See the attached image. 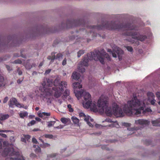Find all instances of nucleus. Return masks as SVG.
I'll return each instance as SVG.
<instances>
[{
    "label": "nucleus",
    "mask_w": 160,
    "mask_h": 160,
    "mask_svg": "<svg viewBox=\"0 0 160 160\" xmlns=\"http://www.w3.org/2000/svg\"><path fill=\"white\" fill-rule=\"evenodd\" d=\"M82 25L84 27H86L88 29H90V33L93 32L92 36L93 37H96L98 35L100 37L99 34H97L94 32L93 30L97 29L98 30H102L106 29L108 30H135L137 31L136 29V27L133 25H131L130 23L127 24H121L118 25L115 22H103L101 25L97 26H88L87 25V23L84 20H73V21L68 20L67 22L66 27L67 28H72L74 26H78Z\"/></svg>",
    "instance_id": "obj_1"
},
{
    "label": "nucleus",
    "mask_w": 160,
    "mask_h": 160,
    "mask_svg": "<svg viewBox=\"0 0 160 160\" xmlns=\"http://www.w3.org/2000/svg\"><path fill=\"white\" fill-rule=\"evenodd\" d=\"M137 96V93L133 94L131 100L128 101L127 103L124 105L123 110L128 115L131 116L133 115V110L135 111L134 114L136 115H140L142 112L144 114L152 112V110L149 108H147L144 110L146 106L145 103L140 101Z\"/></svg>",
    "instance_id": "obj_2"
},
{
    "label": "nucleus",
    "mask_w": 160,
    "mask_h": 160,
    "mask_svg": "<svg viewBox=\"0 0 160 160\" xmlns=\"http://www.w3.org/2000/svg\"><path fill=\"white\" fill-rule=\"evenodd\" d=\"M104 58H107L108 60H110V57L103 49H101L100 50H95L93 52L88 53L87 56L83 57L81 62L80 65L88 66L89 60H92L93 59L96 61H99L102 64H103L104 63Z\"/></svg>",
    "instance_id": "obj_3"
},
{
    "label": "nucleus",
    "mask_w": 160,
    "mask_h": 160,
    "mask_svg": "<svg viewBox=\"0 0 160 160\" xmlns=\"http://www.w3.org/2000/svg\"><path fill=\"white\" fill-rule=\"evenodd\" d=\"M108 102L100 98L97 102V107L102 112H105L108 116H111L113 113L117 117H122L123 116V113L122 109L119 108L118 106L114 105L113 107L112 111L111 107H108Z\"/></svg>",
    "instance_id": "obj_4"
},
{
    "label": "nucleus",
    "mask_w": 160,
    "mask_h": 160,
    "mask_svg": "<svg viewBox=\"0 0 160 160\" xmlns=\"http://www.w3.org/2000/svg\"><path fill=\"white\" fill-rule=\"evenodd\" d=\"M58 81L55 79L54 81V86L52 87V90L55 93L54 96L56 98H58L61 95L62 92L64 91V88H66L67 84L66 82L62 81L60 83Z\"/></svg>",
    "instance_id": "obj_5"
},
{
    "label": "nucleus",
    "mask_w": 160,
    "mask_h": 160,
    "mask_svg": "<svg viewBox=\"0 0 160 160\" xmlns=\"http://www.w3.org/2000/svg\"><path fill=\"white\" fill-rule=\"evenodd\" d=\"M138 33L137 32L131 31L124 32L123 33V35L125 36H132L133 39L141 41H144L147 38V36L145 35H140L138 36Z\"/></svg>",
    "instance_id": "obj_6"
},
{
    "label": "nucleus",
    "mask_w": 160,
    "mask_h": 160,
    "mask_svg": "<svg viewBox=\"0 0 160 160\" xmlns=\"http://www.w3.org/2000/svg\"><path fill=\"white\" fill-rule=\"evenodd\" d=\"M74 92L76 97L78 98H80L83 95L84 99L83 101L91 100V95L88 92L82 90L78 91L75 90Z\"/></svg>",
    "instance_id": "obj_7"
},
{
    "label": "nucleus",
    "mask_w": 160,
    "mask_h": 160,
    "mask_svg": "<svg viewBox=\"0 0 160 160\" xmlns=\"http://www.w3.org/2000/svg\"><path fill=\"white\" fill-rule=\"evenodd\" d=\"M83 107L87 108H90L93 111H98L97 108V105L96 102L93 101L92 102V100L83 101L82 103Z\"/></svg>",
    "instance_id": "obj_8"
},
{
    "label": "nucleus",
    "mask_w": 160,
    "mask_h": 160,
    "mask_svg": "<svg viewBox=\"0 0 160 160\" xmlns=\"http://www.w3.org/2000/svg\"><path fill=\"white\" fill-rule=\"evenodd\" d=\"M53 85H54V81L51 78H48L46 79V82L44 81L42 83V85L43 86L44 90L47 89V91H49V89L50 88V90L52 91V89L50 88L52 87Z\"/></svg>",
    "instance_id": "obj_9"
},
{
    "label": "nucleus",
    "mask_w": 160,
    "mask_h": 160,
    "mask_svg": "<svg viewBox=\"0 0 160 160\" xmlns=\"http://www.w3.org/2000/svg\"><path fill=\"white\" fill-rule=\"evenodd\" d=\"M50 88L49 89V91H47L44 94L43 100L46 101L47 103H51L52 101L51 96L53 93L55 94L53 90L51 91L50 90Z\"/></svg>",
    "instance_id": "obj_10"
},
{
    "label": "nucleus",
    "mask_w": 160,
    "mask_h": 160,
    "mask_svg": "<svg viewBox=\"0 0 160 160\" xmlns=\"http://www.w3.org/2000/svg\"><path fill=\"white\" fill-rule=\"evenodd\" d=\"M55 52H53L52 53L51 55L52 56H48L47 57V58L49 60H51L52 61L54 60L55 58L56 59H59L60 58H62V55L60 53H59L57 54L56 58L55 56Z\"/></svg>",
    "instance_id": "obj_11"
},
{
    "label": "nucleus",
    "mask_w": 160,
    "mask_h": 160,
    "mask_svg": "<svg viewBox=\"0 0 160 160\" xmlns=\"http://www.w3.org/2000/svg\"><path fill=\"white\" fill-rule=\"evenodd\" d=\"M150 122L148 120L143 119H139L137 120H135V124H139L142 125H148Z\"/></svg>",
    "instance_id": "obj_12"
},
{
    "label": "nucleus",
    "mask_w": 160,
    "mask_h": 160,
    "mask_svg": "<svg viewBox=\"0 0 160 160\" xmlns=\"http://www.w3.org/2000/svg\"><path fill=\"white\" fill-rule=\"evenodd\" d=\"M115 52L116 53L112 52V56L114 58H116L117 55L119 57H120V54H122L123 53V51L119 48H117V50Z\"/></svg>",
    "instance_id": "obj_13"
},
{
    "label": "nucleus",
    "mask_w": 160,
    "mask_h": 160,
    "mask_svg": "<svg viewBox=\"0 0 160 160\" xmlns=\"http://www.w3.org/2000/svg\"><path fill=\"white\" fill-rule=\"evenodd\" d=\"M18 102L17 100L15 98H12L9 101V107L13 108L14 105H15Z\"/></svg>",
    "instance_id": "obj_14"
},
{
    "label": "nucleus",
    "mask_w": 160,
    "mask_h": 160,
    "mask_svg": "<svg viewBox=\"0 0 160 160\" xmlns=\"http://www.w3.org/2000/svg\"><path fill=\"white\" fill-rule=\"evenodd\" d=\"M29 62V60H27L26 63L25 65V67L27 69L29 70L32 67H35L36 66V64L35 63H32V64H31Z\"/></svg>",
    "instance_id": "obj_15"
},
{
    "label": "nucleus",
    "mask_w": 160,
    "mask_h": 160,
    "mask_svg": "<svg viewBox=\"0 0 160 160\" xmlns=\"http://www.w3.org/2000/svg\"><path fill=\"white\" fill-rule=\"evenodd\" d=\"M80 74L76 72H74L72 74V77L73 79L78 80L80 77Z\"/></svg>",
    "instance_id": "obj_16"
},
{
    "label": "nucleus",
    "mask_w": 160,
    "mask_h": 160,
    "mask_svg": "<svg viewBox=\"0 0 160 160\" xmlns=\"http://www.w3.org/2000/svg\"><path fill=\"white\" fill-rule=\"evenodd\" d=\"M73 86L74 89H80L82 88V85L80 82H76L73 84Z\"/></svg>",
    "instance_id": "obj_17"
},
{
    "label": "nucleus",
    "mask_w": 160,
    "mask_h": 160,
    "mask_svg": "<svg viewBox=\"0 0 160 160\" xmlns=\"http://www.w3.org/2000/svg\"><path fill=\"white\" fill-rule=\"evenodd\" d=\"M91 118V117L89 116H86V117H85L84 118V120L86 122L87 124L91 127H93V125L89 121L90 118Z\"/></svg>",
    "instance_id": "obj_18"
},
{
    "label": "nucleus",
    "mask_w": 160,
    "mask_h": 160,
    "mask_svg": "<svg viewBox=\"0 0 160 160\" xmlns=\"http://www.w3.org/2000/svg\"><path fill=\"white\" fill-rule=\"evenodd\" d=\"M160 119L154 121H152V123L153 126H160Z\"/></svg>",
    "instance_id": "obj_19"
},
{
    "label": "nucleus",
    "mask_w": 160,
    "mask_h": 160,
    "mask_svg": "<svg viewBox=\"0 0 160 160\" xmlns=\"http://www.w3.org/2000/svg\"><path fill=\"white\" fill-rule=\"evenodd\" d=\"M60 120L63 123L66 125L68 122H70V119L66 118H61Z\"/></svg>",
    "instance_id": "obj_20"
},
{
    "label": "nucleus",
    "mask_w": 160,
    "mask_h": 160,
    "mask_svg": "<svg viewBox=\"0 0 160 160\" xmlns=\"http://www.w3.org/2000/svg\"><path fill=\"white\" fill-rule=\"evenodd\" d=\"M147 94L148 97V100L154 98L155 96L153 93L151 92H148L147 93Z\"/></svg>",
    "instance_id": "obj_21"
},
{
    "label": "nucleus",
    "mask_w": 160,
    "mask_h": 160,
    "mask_svg": "<svg viewBox=\"0 0 160 160\" xmlns=\"http://www.w3.org/2000/svg\"><path fill=\"white\" fill-rule=\"evenodd\" d=\"M51 115V113L50 112H42V113H40L38 114V116L42 118L44 116H50Z\"/></svg>",
    "instance_id": "obj_22"
},
{
    "label": "nucleus",
    "mask_w": 160,
    "mask_h": 160,
    "mask_svg": "<svg viewBox=\"0 0 160 160\" xmlns=\"http://www.w3.org/2000/svg\"><path fill=\"white\" fill-rule=\"evenodd\" d=\"M5 85V83L4 82V78L0 74V87L2 86H4Z\"/></svg>",
    "instance_id": "obj_23"
},
{
    "label": "nucleus",
    "mask_w": 160,
    "mask_h": 160,
    "mask_svg": "<svg viewBox=\"0 0 160 160\" xmlns=\"http://www.w3.org/2000/svg\"><path fill=\"white\" fill-rule=\"evenodd\" d=\"M9 117L8 114H3L1 115L0 116V120H4L8 119Z\"/></svg>",
    "instance_id": "obj_24"
},
{
    "label": "nucleus",
    "mask_w": 160,
    "mask_h": 160,
    "mask_svg": "<svg viewBox=\"0 0 160 160\" xmlns=\"http://www.w3.org/2000/svg\"><path fill=\"white\" fill-rule=\"evenodd\" d=\"M19 115L21 118H23L24 117L28 116V113L27 112H22L19 113Z\"/></svg>",
    "instance_id": "obj_25"
},
{
    "label": "nucleus",
    "mask_w": 160,
    "mask_h": 160,
    "mask_svg": "<svg viewBox=\"0 0 160 160\" xmlns=\"http://www.w3.org/2000/svg\"><path fill=\"white\" fill-rule=\"evenodd\" d=\"M71 119L74 124H78L79 122V120L76 117L73 116L72 117Z\"/></svg>",
    "instance_id": "obj_26"
},
{
    "label": "nucleus",
    "mask_w": 160,
    "mask_h": 160,
    "mask_svg": "<svg viewBox=\"0 0 160 160\" xmlns=\"http://www.w3.org/2000/svg\"><path fill=\"white\" fill-rule=\"evenodd\" d=\"M9 160H25V159L22 156H18L17 158H9Z\"/></svg>",
    "instance_id": "obj_27"
},
{
    "label": "nucleus",
    "mask_w": 160,
    "mask_h": 160,
    "mask_svg": "<svg viewBox=\"0 0 160 160\" xmlns=\"http://www.w3.org/2000/svg\"><path fill=\"white\" fill-rule=\"evenodd\" d=\"M10 150L11 149L10 148H5L4 150L3 154H5V155L7 156L9 154Z\"/></svg>",
    "instance_id": "obj_28"
},
{
    "label": "nucleus",
    "mask_w": 160,
    "mask_h": 160,
    "mask_svg": "<svg viewBox=\"0 0 160 160\" xmlns=\"http://www.w3.org/2000/svg\"><path fill=\"white\" fill-rule=\"evenodd\" d=\"M40 146L42 148H46L48 147H49L50 144L48 143H45L44 142L42 144H40Z\"/></svg>",
    "instance_id": "obj_29"
},
{
    "label": "nucleus",
    "mask_w": 160,
    "mask_h": 160,
    "mask_svg": "<svg viewBox=\"0 0 160 160\" xmlns=\"http://www.w3.org/2000/svg\"><path fill=\"white\" fill-rule=\"evenodd\" d=\"M139 129V127H134V128H130L129 130L131 131H132L133 132H132V133H136V131L137 130Z\"/></svg>",
    "instance_id": "obj_30"
},
{
    "label": "nucleus",
    "mask_w": 160,
    "mask_h": 160,
    "mask_svg": "<svg viewBox=\"0 0 160 160\" xmlns=\"http://www.w3.org/2000/svg\"><path fill=\"white\" fill-rule=\"evenodd\" d=\"M82 65H81V67H80L79 66H78V71L79 72H83L85 71V68L82 67Z\"/></svg>",
    "instance_id": "obj_31"
},
{
    "label": "nucleus",
    "mask_w": 160,
    "mask_h": 160,
    "mask_svg": "<svg viewBox=\"0 0 160 160\" xmlns=\"http://www.w3.org/2000/svg\"><path fill=\"white\" fill-rule=\"evenodd\" d=\"M84 53V50H80L77 53V56L78 58L80 57V56Z\"/></svg>",
    "instance_id": "obj_32"
},
{
    "label": "nucleus",
    "mask_w": 160,
    "mask_h": 160,
    "mask_svg": "<svg viewBox=\"0 0 160 160\" xmlns=\"http://www.w3.org/2000/svg\"><path fill=\"white\" fill-rule=\"evenodd\" d=\"M55 122V121H51L48 122V127L49 128L53 126Z\"/></svg>",
    "instance_id": "obj_33"
},
{
    "label": "nucleus",
    "mask_w": 160,
    "mask_h": 160,
    "mask_svg": "<svg viewBox=\"0 0 160 160\" xmlns=\"http://www.w3.org/2000/svg\"><path fill=\"white\" fill-rule=\"evenodd\" d=\"M14 64H21L22 63V61L20 59H18L15 60L12 62Z\"/></svg>",
    "instance_id": "obj_34"
},
{
    "label": "nucleus",
    "mask_w": 160,
    "mask_h": 160,
    "mask_svg": "<svg viewBox=\"0 0 160 160\" xmlns=\"http://www.w3.org/2000/svg\"><path fill=\"white\" fill-rule=\"evenodd\" d=\"M70 91L68 89H66L65 90L64 93V95L65 96L67 97L69 95Z\"/></svg>",
    "instance_id": "obj_35"
},
{
    "label": "nucleus",
    "mask_w": 160,
    "mask_h": 160,
    "mask_svg": "<svg viewBox=\"0 0 160 160\" xmlns=\"http://www.w3.org/2000/svg\"><path fill=\"white\" fill-rule=\"evenodd\" d=\"M67 107L68 109V111L69 112H72L73 111V109L72 108V106L71 104L68 105Z\"/></svg>",
    "instance_id": "obj_36"
},
{
    "label": "nucleus",
    "mask_w": 160,
    "mask_h": 160,
    "mask_svg": "<svg viewBox=\"0 0 160 160\" xmlns=\"http://www.w3.org/2000/svg\"><path fill=\"white\" fill-rule=\"evenodd\" d=\"M3 42H2L1 41V40H0V47L2 46H3L6 45H8L9 43V42L6 43L5 42H4L3 40Z\"/></svg>",
    "instance_id": "obj_37"
},
{
    "label": "nucleus",
    "mask_w": 160,
    "mask_h": 160,
    "mask_svg": "<svg viewBox=\"0 0 160 160\" xmlns=\"http://www.w3.org/2000/svg\"><path fill=\"white\" fill-rule=\"evenodd\" d=\"M44 137L46 138L52 139L53 137V136L51 134H45L43 135Z\"/></svg>",
    "instance_id": "obj_38"
},
{
    "label": "nucleus",
    "mask_w": 160,
    "mask_h": 160,
    "mask_svg": "<svg viewBox=\"0 0 160 160\" xmlns=\"http://www.w3.org/2000/svg\"><path fill=\"white\" fill-rule=\"evenodd\" d=\"M36 123V121L34 120H32L29 123L28 126H32L34 124Z\"/></svg>",
    "instance_id": "obj_39"
},
{
    "label": "nucleus",
    "mask_w": 160,
    "mask_h": 160,
    "mask_svg": "<svg viewBox=\"0 0 160 160\" xmlns=\"http://www.w3.org/2000/svg\"><path fill=\"white\" fill-rule=\"evenodd\" d=\"M149 102H150V103L152 105H154L155 104V102H156V101L154 99H151L150 100H149Z\"/></svg>",
    "instance_id": "obj_40"
},
{
    "label": "nucleus",
    "mask_w": 160,
    "mask_h": 160,
    "mask_svg": "<svg viewBox=\"0 0 160 160\" xmlns=\"http://www.w3.org/2000/svg\"><path fill=\"white\" fill-rule=\"evenodd\" d=\"M6 67L7 70L10 72V71L12 70V68L10 66L8 65H6Z\"/></svg>",
    "instance_id": "obj_41"
},
{
    "label": "nucleus",
    "mask_w": 160,
    "mask_h": 160,
    "mask_svg": "<svg viewBox=\"0 0 160 160\" xmlns=\"http://www.w3.org/2000/svg\"><path fill=\"white\" fill-rule=\"evenodd\" d=\"M41 150V148L39 146H37V147L36 148L35 151L36 152H40Z\"/></svg>",
    "instance_id": "obj_42"
},
{
    "label": "nucleus",
    "mask_w": 160,
    "mask_h": 160,
    "mask_svg": "<svg viewBox=\"0 0 160 160\" xmlns=\"http://www.w3.org/2000/svg\"><path fill=\"white\" fill-rule=\"evenodd\" d=\"M23 136L25 138H26V139H27L28 140L29 139H30V138H31V136L29 135H24V134H23Z\"/></svg>",
    "instance_id": "obj_43"
},
{
    "label": "nucleus",
    "mask_w": 160,
    "mask_h": 160,
    "mask_svg": "<svg viewBox=\"0 0 160 160\" xmlns=\"http://www.w3.org/2000/svg\"><path fill=\"white\" fill-rule=\"evenodd\" d=\"M32 142L34 143L38 144V142L37 140L35 138H32Z\"/></svg>",
    "instance_id": "obj_44"
},
{
    "label": "nucleus",
    "mask_w": 160,
    "mask_h": 160,
    "mask_svg": "<svg viewBox=\"0 0 160 160\" xmlns=\"http://www.w3.org/2000/svg\"><path fill=\"white\" fill-rule=\"evenodd\" d=\"M126 48H127V49L129 51L132 52L133 51V48L131 47L127 46L126 47Z\"/></svg>",
    "instance_id": "obj_45"
},
{
    "label": "nucleus",
    "mask_w": 160,
    "mask_h": 160,
    "mask_svg": "<svg viewBox=\"0 0 160 160\" xmlns=\"http://www.w3.org/2000/svg\"><path fill=\"white\" fill-rule=\"evenodd\" d=\"M17 71L18 72V74L19 75H21L22 74V72L20 70V68H18Z\"/></svg>",
    "instance_id": "obj_46"
},
{
    "label": "nucleus",
    "mask_w": 160,
    "mask_h": 160,
    "mask_svg": "<svg viewBox=\"0 0 160 160\" xmlns=\"http://www.w3.org/2000/svg\"><path fill=\"white\" fill-rule=\"evenodd\" d=\"M64 126L62 125H60L59 126L57 127H54V128L56 129H61L63 128Z\"/></svg>",
    "instance_id": "obj_47"
},
{
    "label": "nucleus",
    "mask_w": 160,
    "mask_h": 160,
    "mask_svg": "<svg viewBox=\"0 0 160 160\" xmlns=\"http://www.w3.org/2000/svg\"><path fill=\"white\" fill-rule=\"evenodd\" d=\"M51 71V69H48L46 70L45 72L44 73L45 75H47L50 73Z\"/></svg>",
    "instance_id": "obj_48"
},
{
    "label": "nucleus",
    "mask_w": 160,
    "mask_h": 160,
    "mask_svg": "<svg viewBox=\"0 0 160 160\" xmlns=\"http://www.w3.org/2000/svg\"><path fill=\"white\" fill-rule=\"evenodd\" d=\"M79 115L80 117H84V118L86 116L84 113L82 112L79 113Z\"/></svg>",
    "instance_id": "obj_49"
},
{
    "label": "nucleus",
    "mask_w": 160,
    "mask_h": 160,
    "mask_svg": "<svg viewBox=\"0 0 160 160\" xmlns=\"http://www.w3.org/2000/svg\"><path fill=\"white\" fill-rule=\"evenodd\" d=\"M67 63V60L66 58H65L62 62V65L63 66L65 65Z\"/></svg>",
    "instance_id": "obj_50"
},
{
    "label": "nucleus",
    "mask_w": 160,
    "mask_h": 160,
    "mask_svg": "<svg viewBox=\"0 0 160 160\" xmlns=\"http://www.w3.org/2000/svg\"><path fill=\"white\" fill-rule=\"evenodd\" d=\"M124 126H126L127 127H129L131 125V124L128 123H124L123 124Z\"/></svg>",
    "instance_id": "obj_51"
},
{
    "label": "nucleus",
    "mask_w": 160,
    "mask_h": 160,
    "mask_svg": "<svg viewBox=\"0 0 160 160\" xmlns=\"http://www.w3.org/2000/svg\"><path fill=\"white\" fill-rule=\"evenodd\" d=\"M156 95L158 99H160V92H158L156 93Z\"/></svg>",
    "instance_id": "obj_52"
},
{
    "label": "nucleus",
    "mask_w": 160,
    "mask_h": 160,
    "mask_svg": "<svg viewBox=\"0 0 160 160\" xmlns=\"http://www.w3.org/2000/svg\"><path fill=\"white\" fill-rule=\"evenodd\" d=\"M21 141L22 142L26 143V140L25 137L22 138H21Z\"/></svg>",
    "instance_id": "obj_53"
},
{
    "label": "nucleus",
    "mask_w": 160,
    "mask_h": 160,
    "mask_svg": "<svg viewBox=\"0 0 160 160\" xmlns=\"http://www.w3.org/2000/svg\"><path fill=\"white\" fill-rule=\"evenodd\" d=\"M8 99V98L7 97H5L3 100V103H5L6 102H7Z\"/></svg>",
    "instance_id": "obj_54"
},
{
    "label": "nucleus",
    "mask_w": 160,
    "mask_h": 160,
    "mask_svg": "<svg viewBox=\"0 0 160 160\" xmlns=\"http://www.w3.org/2000/svg\"><path fill=\"white\" fill-rule=\"evenodd\" d=\"M3 144L4 146H6L9 145V143H8V142L7 141L3 142Z\"/></svg>",
    "instance_id": "obj_55"
},
{
    "label": "nucleus",
    "mask_w": 160,
    "mask_h": 160,
    "mask_svg": "<svg viewBox=\"0 0 160 160\" xmlns=\"http://www.w3.org/2000/svg\"><path fill=\"white\" fill-rule=\"evenodd\" d=\"M16 106L18 107L19 108H21L22 107V106L21 104L19 103H18V102L17 103V104H16Z\"/></svg>",
    "instance_id": "obj_56"
},
{
    "label": "nucleus",
    "mask_w": 160,
    "mask_h": 160,
    "mask_svg": "<svg viewBox=\"0 0 160 160\" xmlns=\"http://www.w3.org/2000/svg\"><path fill=\"white\" fill-rule=\"evenodd\" d=\"M56 156V153H54L52 154L48 155V157H49V156H50V157H54Z\"/></svg>",
    "instance_id": "obj_57"
},
{
    "label": "nucleus",
    "mask_w": 160,
    "mask_h": 160,
    "mask_svg": "<svg viewBox=\"0 0 160 160\" xmlns=\"http://www.w3.org/2000/svg\"><path fill=\"white\" fill-rule=\"evenodd\" d=\"M10 132V130H0V132Z\"/></svg>",
    "instance_id": "obj_58"
},
{
    "label": "nucleus",
    "mask_w": 160,
    "mask_h": 160,
    "mask_svg": "<svg viewBox=\"0 0 160 160\" xmlns=\"http://www.w3.org/2000/svg\"><path fill=\"white\" fill-rule=\"evenodd\" d=\"M0 135L2 137H3L5 138H6L7 137V135L6 134H5L1 133V134H0Z\"/></svg>",
    "instance_id": "obj_59"
},
{
    "label": "nucleus",
    "mask_w": 160,
    "mask_h": 160,
    "mask_svg": "<svg viewBox=\"0 0 160 160\" xmlns=\"http://www.w3.org/2000/svg\"><path fill=\"white\" fill-rule=\"evenodd\" d=\"M22 80H20V79H19L17 80V83H18L20 84V83H21L22 82Z\"/></svg>",
    "instance_id": "obj_60"
},
{
    "label": "nucleus",
    "mask_w": 160,
    "mask_h": 160,
    "mask_svg": "<svg viewBox=\"0 0 160 160\" xmlns=\"http://www.w3.org/2000/svg\"><path fill=\"white\" fill-rule=\"evenodd\" d=\"M40 129L39 128H34L32 131L34 132L37 131H40Z\"/></svg>",
    "instance_id": "obj_61"
},
{
    "label": "nucleus",
    "mask_w": 160,
    "mask_h": 160,
    "mask_svg": "<svg viewBox=\"0 0 160 160\" xmlns=\"http://www.w3.org/2000/svg\"><path fill=\"white\" fill-rule=\"evenodd\" d=\"M14 56L15 57H18L20 56L19 55V54H18L17 53H15L14 54Z\"/></svg>",
    "instance_id": "obj_62"
},
{
    "label": "nucleus",
    "mask_w": 160,
    "mask_h": 160,
    "mask_svg": "<svg viewBox=\"0 0 160 160\" xmlns=\"http://www.w3.org/2000/svg\"><path fill=\"white\" fill-rule=\"evenodd\" d=\"M38 74L37 72L36 71H33L32 73V75H37Z\"/></svg>",
    "instance_id": "obj_63"
},
{
    "label": "nucleus",
    "mask_w": 160,
    "mask_h": 160,
    "mask_svg": "<svg viewBox=\"0 0 160 160\" xmlns=\"http://www.w3.org/2000/svg\"><path fill=\"white\" fill-rule=\"evenodd\" d=\"M35 119L37 121H40L41 119L39 118H38V117H36L35 118Z\"/></svg>",
    "instance_id": "obj_64"
}]
</instances>
